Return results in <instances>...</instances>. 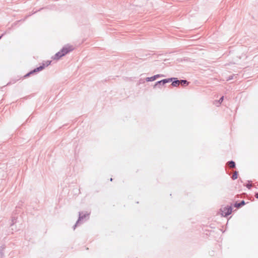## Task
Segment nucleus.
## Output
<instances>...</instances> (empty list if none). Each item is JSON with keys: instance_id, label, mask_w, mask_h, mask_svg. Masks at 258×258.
I'll list each match as a JSON object with an SVG mask.
<instances>
[{"instance_id": "f257e3e1", "label": "nucleus", "mask_w": 258, "mask_h": 258, "mask_svg": "<svg viewBox=\"0 0 258 258\" xmlns=\"http://www.w3.org/2000/svg\"><path fill=\"white\" fill-rule=\"evenodd\" d=\"M220 211L222 216L225 217L231 213L232 209L229 206L223 207L221 208Z\"/></svg>"}, {"instance_id": "f03ea898", "label": "nucleus", "mask_w": 258, "mask_h": 258, "mask_svg": "<svg viewBox=\"0 0 258 258\" xmlns=\"http://www.w3.org/2000/svg\"><path fill=\"white\" fill-rule=\"evenodd\" d=\"M74 49V47L72 46H66L62 48L60 50L62 54H60L59 56H63L65 54H67L69 52L72 51Z\"/></svg>"}, {"instance_id": "7ed1b4c3", "label": "nucleus", "mask_w": 258, "mask_h": 258, "mask_svg": "<svg viewBox=\"0 0 258 258\" xmlns=\"http://www.w3.org/2000/svg\"><path fill=\"white\" fill-rule=\"evenodd\" d=\"M160 76V75H157L152 77H148L146 78V81L148 82L149 81H153L156 79L157 78L159 77Z\"/></svg>"}, {"instance_id": "20e7f679", "label": "nucleus", "mask_w": 258, "mask_h": 258, "mask_svg": "<svg viewBox=\"0 0 258 258\" xmlns=\"http://www.w3.org/2000/svg\"><path fill=\"white\" fill-rule=\"evenodd\" d=\"M171 81H172L171 79H164V80H161L160 81H158L156 85H157V84H162L164 85V84H165L166 83H168V82H171Z\"/></svg>"}, {"instance_id": "39448f33", "label": "nucleus", "mask_w": 258, "mask_h": 258, "mask_svg": "<svg viewBox=\"0 0 258 258\" xmlns=\"http://www.w3.org/2000/svg\"><path fill=\"white\" fill-rule=\"evenodd\" d=\"M62 53L61 51L58 52L56 53L55 55L53 56V58L55 59H59L61 56H59L60 54H61Z\"/></svg>"}, {"instance_id": "423d86ee", "label": "nucleus", "mask_w": 258, "mask_h": 258, "mask_svg": "<svg viewBox=\"0 0 258 258\" xmlns=\"http://www.w3.org/2000/svg\"><path fill=\"white\" fill-rule=\"evenodd\" d=\"M244 205H245V202H244V201H242L240 203H238V204L236 203L235 204V207L236 208H239Z\"/></svg>"}, {"instance_id": "0eeeda50", "label": "nucleus", "mask_w": 258, "mask_h": 258, "mask_svg": "<svg viewBox=\"0 0 258 258\" xmlns=\"http://www.w3.org/2000/svg\"><path fill=\"white\" fill-rule=\"evenodd\" d=\"M228 165L230 168H234L235 167V164L234 162L233 161H229L228 162Z\"/></svg>"}, {"instance_id": "6e6552de", "label": "nucleus", "mask_w": 258, "mask_h": 258, "mask_svg": "<svg viewBox=\"0 0 258 258\" xmlns=\"http://www.w3.org/2000/svg\"><path fill=\"white\" fill-rule=\"evenodd\" d=\"M180 83V81L176 80V81H173L172 83V85L173 86H177L179 85Z\"/></svg>"}, {"instance_id": "1a4fd4ad", "label": "nucleus", "mask_w": 258, "mask_h": 258, "mask_svg": "<svg viewBox=\"0 0 258 258\" xmlns=\"http://www.w3.org/2000/svg\"><path fill=\"white\" fill-rule=\"evenodd\" d=\"M237 176H238V172L237 171H234L233 175H232V178L233 179H236L237 178Z\"/></svg>"}, {"instance_id": "9d476101", "label": "nucleus", "mask_w": 258, "mask_h": 258, "mask_svg": "<svg viewBox=\"0 0 258 258\" xmlns=\"http://www.w3.org/2000/svg\"><path fill=\"white\" fill-rule=\"evenodd\" d=\"M180 83H181V84L182 85H183V86L188 84L186 80H181L180 81Z\"/></svg>"}, {"instance_id": "9b49d317", "label": "nucleus", "mask_w": 258, "mask_h": 258, "mask_svg": "<svg viewBox=\"0 0 258 258\" xmlns=\"http://www.w3.org/2000/svg\"><path fill=\"white\" fill-rule=\"evenodd\" d=\"M246 186H247V188L250 189L251 188V187L252 186V184H247Z\"/></svg>"}, {"instance_id": "f8f14e48", "label": "nucleus", "mask_w": 258, "mask_h": 258, "mask_svg": "<svg viewBox=\"0 0 258 258\" xmlns=\"http://www.w3.org/2000/svg\"><path fill=\"white\" fill-rule=\"evenodd\" d=\"M43 69V67L42 66H40V67L38 68L37 69V71H39L40 70H42Z\"/></svg>"}, {"instance_id": "ddd939ff", "label": "nucleus", "mask_w": 258, "mask_h": 258, "mask_svg": "<svg viewBox=\"0 0 258 258\" xmlns=\"http://www.w3.org/2000/svg\"><path fill=\"white\" fill-rule=\"evenodd\" d=\"M224 97L222 96L220 100H219V102L221 103L223 101Z\"/></svg>"}, {"instance_id": "4468645a", "label": "nucleus", "mask_w": 258, "mask_h": 258, "mask_svg": "<svg viewBox=\"0 0 258 258\" xmlns=\"http://www.w3.org/2000/svg\"><path fill=\"white\" fill-rule=\"evenodd\" d=\"M255 197L256 199H258V193L256 194L255 195Z\"/></svg>"}, {"instance_id": "2eb2a0df", "label": "nucleus", "mask_w": 258, "mask_h": 258, "mask_svg": "<svg viewBox=\"0 0 258 258\" xmlns=\"http://www.w3.org/2000/svg\"><path fill=\"white\" fill-rule=\"evenodd\" d=\"M2 36H0V39L2 38Z\"/></svg>"}]
</instances>
